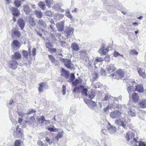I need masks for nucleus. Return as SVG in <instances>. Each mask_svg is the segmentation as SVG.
Segmentation results:
<instances>
[{
  "label": "nucleus",
  "instance_id": "3c124183",
  "mask_svg": "<svg viewBox=\"0 0 146 146\" xmlns=\"http://www.w3.org/2000/svg\"><path fill=\"white\" fill-rule=\"evenodd\" d=\"M36 112V111L34 110L33 109H31V110H29V112H28L27 113H26V115H31L33 113H35Z\"/></svg>",
  "mask_w": 146,
  "mask_h": 146
},
{
  "label": "nucleus",
  "instance_id": "4468645a",
  "mask_svg": "<svg viewBox=\"0 0 146 146\" xmlns=\"http://www.w3.org/2000/svg\"><path fill=\"white\" fill-rule=\"evenodd\" d=\"M61 75L64 77L66 79H68L69 76L68 72L63 68H62L61 70Z\"/></svg>",
  "mask_w": 146,
  "mask_h": 146
},
{
  "label": "nucleus",
  "instance_id": "bb28decb",
  "mask_svg": "<svg viewBox=\"0 0 146 146\" xmlns=\"http://www.w3.org/2000/svg\"><path fill=\"white\" fill-rule=\"evenodd\" d=\"M71 48L75 51H78L80 49L78 44L74 42H73L71 44Z\"/></svg>",
  "mask_w": 146,
  "mask_h": 146
},
{
  "label": "nucleus",
  "instance_id": "c756f323",
  "mask_svg": "<svg viewBox=\"0 0 146 146\" xmlns=\"http://www.w3.org/2000/svg\"><path fill=\"white\" fill-rule=\"evenodd\" d=\"M35 13L36 17L39 18H41L42 16L43 13L40 11L35 10Z\"/></svg>",
  "mask_w": 146,
  "mask_h": 146
},
{
  "label": "nucleus",
  "instance_id": "dca6fc26",
  "mask_svg": "<svg viewBox=\"0 0 146 146\" xmlns=\"http://www.w3.org/2000/svg\"><path fill=\"white\" fill-rule=\"evenodd\" d=\"M28 50L29 52L25 50H23L22 51L23 55L24 58L28 59V55L29 54L30 56L31 55V47L30 46H29L28 47Z\"/></svg>",
  "mask_w": 146,
  "mask_h": 146
},
{
  "label": "nucleus",
  "instance_id": "a878e982",
  "mask_svg": "<svg viewBox=\"0 0 146 146\" xmlns=\"http://www.w3.org/2000/svg\"><path fill=\"white\" fill-rule=\"evenodd\" d=\"M124 81H125L126 83L128 84L129 86L131 85L133 86L134 84H135V80L134 79H127L123 80Z\"/></svg>",
  "mask_w": 146,
  "mask_h": 146
},
{
  "label": "nucleus",
  "instance_id": "473e14b6",
  "mask_svg": "<svg viewBox=\"0 0 146 146\" xmlns=\"http://www.w3.org/2000/svg\"><path fill=\"white\" fill-rule=\"evenodd\" d=\"M100 72L97 70H94L93 72V74L92 75L93 78L94 80H96L98 78V75Z\"/></svg>",
  "mask_w": 146,
  "mask_h": 146
},
{
  "label": "nucleus",
  "instance_id": "0eeeda50",
  "mask_svg": "<svg viewBox=\"0 0 146 146\" xmlns=\"http://www.w3.org/2000/svg\"><path fill=\"white\" fill-rule=\"evenodd\" d=\"M79 88H80V90H81V94L82 95H85L86 97L88 98H91V95L89 94L88 95L87 92L88 91V89L87 88H85V86L83 85H80L79 86Z\"/></svg>",
  "mask_w": 146,
  "mask_h": 146
},
{
  "label": "nucleus",
  "instance_id": "2f4dec72",
  "mask_svg": "<svg viewBox=\"0 0 146 146\" xmlns=\"http://www.w3.org/2000/svg\"><path fill=\"white\" fill-rule=\"evenodd\" d=\"M139 106L142 108H146V101L145 100H143L139 103Z\"/></svg>",
  "mask_w": 146,
  "mask_h": 146
},
{
  "label": "nucleus",
  "instance_id": "423d86ee",
  "mask_svg": "<svg viewBox=\"0 0 146 146\" xmlns=\"http://www.w3.org/2000/svg\"><path fill=\"white\" fill-rule=\"evenodd\" d=\"M130 104H128L129 107H130L129 110L127 111V113L129 115L133 117L135 116L136 113L135 111V107L134 106H130Z\"/></svg>",
  "mask_w": 146,
  "mask_h": 146
},
{
  "label": "nucleus",
  "instance_id": "412c9836",
  "mask_svg": "<svg viewBox=\"0 0 146 146\" xmlns=\"http://www.w3.org/2000/svg\"><path fill=\"white\" fill-rule=\"evenodd\" d=\"M132 98L133 101L134 102H137L139 101V97L138 94L136 92H133L132 95Z\"/></svg>",
  "mask_w": 146,
  "mask_h": 146
},
{
  "label": "nucleus",
  "instance_id": "9b49d317",
  "mask_svg": "<svg viewBox=\"0 0 146 146\" xmlns=\"http://www.w3.org/2000/svg\"><path fill=\"white\" fill-rule=\"evenodd\" d=\"M10 10L12 12V15L14 17H17L19 15L20 13L18 9L14 7H11Z\"/></svg>",
  "mask_w": 146,
  "mask_h": 146
},
{
  "label": "nucleus",
  "instance_id": "4d7b16f0",
  "mask_svg": "<svg viewBox=\"0 0 146 146\" xmlns=\"http://www.w3.org/2000/svg\"><path fill=\"white\" fill-rule=\"evenodd\" d=\"M18 114L19 116H20L21 117H23L26 115V113H24L22 111H17Z\"/></svg>",
  "mask_w": 146,
  "mask_h": 146
},
{
  "label": "nucleus",
  "instance_id": "774afa93",
  "mask_svg": "<svg viewBox=\"0 0 146 146\" xmlns=\"http://www.w3.org/2000/svg\"><path fill=\"white\" fill-rule=\"evenodd\" d=\"M110 57L109 56L107 55L105 56L104 60L106 62H109L110 60Z\"/></svg>",
  "mask_w": 146,
  "mask_h": 146
},
{
  "label": "nucleus",
  "instance_id": "a19ab883",
  "mask_svg": "<svg viewBox=\"0 0 146 146\" xmlns=\"http://www.w3.org/2000/svg\"><path fill=\"white\" fill-rule=\"evenodd\" d=\"M104 59L102 57H100L97 58L95 60L94 64V65L95 66V68H97L96 66V64L98 62L102 61Z\"/></svg>",
  "mask_w": 146,
  "mask_h": 146
},
{
  "label": "nucleus",
  "instance_id": "603ef678",
  "mask_svg": "<svg viewBox=\"0 0 146 146\" xmlns=\"http://www.w3.org/2000/svg\"><path fill=\"white\" fill-rule=\"evenodd\" d=\"M45 14L46 16L50 17H52V12L50 11H46L45 12Z\"/></svg>",
  "mask_w": 146,
  "mask_h": 146
},
{
  "label": "nucleus",
  "instance_id": "4be33fe9",
  "mask_svg": "<svg viewBox=\"0 0 146 146\" xmlns=\"http://www.w3.org/2000/svg\"><path fill=\"white\" fill-rule=\"evenodd\" d=\"M135 87L136 90L138 92L141 93L143 92V87L142 85L140 84L136 85Z\"/></svg>",
  "mask_w": 146,
  "mask_h": 146
},
{
  "label": "nucleus",
  "instance_id": "13d9d810",
  "mask_svg": "<svg viewBox=\"0 0 146 146\" xmlns=\"http://www.w3.org/2000/svg\"><path fill=\"white\" fill-rule=\"evenodd\" d=\"M76 91H77L78 92L80 91V88H79V86L75 87L73 90L72 92L73 93H76Z\"/></svg>",
  "mask_w": 146,
  "mask_h": 146
},
{
  "label": "nucleus",
  "instance_id": "aec40b11",
  "mask_svg": "<svg viewBox=\"0 0 146 146\" xmlns=\"http://www.w3.org/2000/svg\"><path fill=\"white\" fill-rule=\"evenodd\" d=\"M18 23L21 29L23 30L25 25V22L24 20L21 18L19 19L18 21Z\"/></svg>",
  "mask_w": 146,
  "mask_h": 146
},
{
  "label": "nucleus",
  "instance_id": "f704fd0d",
  "mask_svg": "<svg viewBox=\"0 0 146 146\" xmlns=\"http://www.w3.org/2000/svg\"><path fill=\"white\" fill-rule=\"evenodd\" d=\"M138 73L140 76L143 78H145V74L144 72H142V70L141 68H138L137 70Z\"/></svg>",
  "mask_w": 146,
  "mask_h": 146
},
{
  "label": "nucleus",
  "instance_id": "69168bd1",
  "mask_svg": "<svg viewBox=\"0 0 146 146\" xmlns=\"http://www.w3.org/2000/svg\"><path fill=\"white\" fill-rule=\"evenodd\" d=\"M62 93L63 95H64L66 94V87L64 85H63L62 87Z\"/></svg>",
  "mask_w": 146,
  "mask_h": 146
},
{
  "label": "nucleus",
  "instance_id": "39448f33",
  "mask_svg": "<svg viewBox=\"0 0 146 146\" xmlns=\"http://www.w3.org/2000/svg\"><path fill=\"white\" fill-rule=\"evenodd\" d=\"M15 131L13 135L15 138H20L22 137L23 134L22 133L23 131L20 128H19L18 126H17L16 131Z\"/></svg>",
  "mask_w": 146,
  "mask_h": 146
},
{
  "label": "nucleus",
  "instance_id": "f257e3e1",
  "mask_svg": "<svg viewBox=\"0 0 146 146\" xmlns=\"http://www.w3.org/2000/svg\"><path fill=\"white\" fill-rule=\"evenodd\" d=\"M110 115L111 117L113 119L117 118L121 115V117H123L122 119L120 118L119 120H117L115 121L116 123L119 126H122L125 130L127 129V124L128 122V118L126 115L125 117L123 113H121L118 110H115L111 112Z\"/></svg>",
  "mask_w": 146,
  "mask_h": 146
},
{
  "label": "nucleus",
  "instance_id": "2eb2a0df",
  "mask_svg": "<svg viewBox=\"0 0 146 146\" xmlns=\"http://www.w3.org/2000/svg\"><path fill=\"white\" fill-rule=\"evenodd\" d=\"M24 11L27 15H29L32 10L27 5H24L23 6Z\"/></svg>",
  "mask_w": 146,
  "mask_h": 146
},
{
  "label": "nucleus",
  "instance_id": "f03ea898",
  "mask_svg": "<svg viewBox=\"0 0 146 146\" xmlns=\"http://www.w3.org/2000/svg\"><path fill=\"white\" fill-rule=\"evenodd\" d=\"M135 134L134 132L131 131L127 132L125 136V139L128 142L130 141L131 144H134L137 142L138 138H135Z\"/></svg>",
  "mask_w": 146,
  "mask_h": 146
},
{
  "label": "nucleus",
  "instance_id": "bf43d9fd",
  "mask_svg": "<svg viewBox=\"0 0 146 146\" xmlns=\"http://www.w3.org/2000/svg\"><path fill=\"white\" fill-rule=\"evenodd\" d=\"M45 141L50 145L52 143V142L51 140L47 137H46Z\"/></svg>",
  "mask_w": 146,
  "mask_h": 146
},
{
  "label": "nucleus",
  "instance_id": "6e6552de",
  "mask_svg": "<svg viewBox=\"0 0 146 146\" xmlns=\"http://www.w3.org/2000/svg\"><path fill=\"white\" fill-rule=\"evenodd\" d=\"M73 29L72 27L68 28L66 29L65 35L67 38H70L73 33Z\"/></svg>",
  "mask_w": 146,
  "mask_h": 146
},
{
  "label": "nucleus",
  "instance_id": "58836bf2",
  "mask_svg": "<svg viewBox=\"0 0 146 146\" xmlns=\"http://www.w3.org/2000/svg\"><path fill=\"white\" fill-rule=\"evenodd\" d=\"M55 18L56 20H59L63 18L64 15L62 14L55 13Z\"/></svg>",
  "mask_w": 146,
  "mask_h": 146
},
{
  "label": "nucleus",
  "instance_id": "49530a36",
  "mask_svg": "<svg viewBox=\"0 0 146 146\" xmlns=\"http://www.w3.org/2000/svg\"><path fill=\"white\" fill-rule=\"evenodd\" d=\"M105 97L103 99V100L104 101H107L108 100L110 97V94H105Z\"/></svg>",
  "mask_w": 146,
  "mask_h": 146
},
{
  "label": "nucleus",
  "instance_id": "37998d69",
  "mask_svg": "<svg viewBox=\"0 0 146 146\" xmlns=\"http://www.w3.org/2000/svg\"><path fill=\"white\" fill-rule=\"evenodd\" d=\"M38 5L39 7L42 9L44 10L45 9V5L44 4V2L40 1Z\"/></svg>",
  "mask_w": 146,
  "mask_h": 146
},
{
  "label": "nucleus",
  "instance_id": "e433bc0d",
  "mask_svg": "<svg viewBox=\"0 0 146 146\" xmlns=\"http://www.w3.org/2000/svg\"><path fill=\"white\" fill-rule=\"evenodd\" d=\"M134 144H135L137 146H146V142H143L142 141H138L137 140V142H135Z\"/></svg>",
  "mask_w": 146,
  "mask_h": 146
},
{
  "label": "nucleus",
  "instance_id": "09e8293b",
  "mask_svg": "<svg viewBox=\"0 0 146 146\" xmlns=\"http://www.w3.org/2000/svg\"><path fill=\"white\" fill-rule=\"evenodd\" d=\"M129 53L131 54L137 55L138 54V52L135 50H130Z\"/></svg>",
  "mask_w": 146,
  "mask_h": 146
},
{
  "label": "nucleus",
  "instance_id": "cd10ccee",
  "mask_svg": "<svg viewBox=\"0 0 146 146\" xmlns=\"http://www.w3.org/2000/svg\"><path fill=\"white\" fill-rule=\"evenodd\" d=\"M35 121V119L34 117L32 116L26 121V123L30 125H33Z\"/></svg>",
  "mask_w": 146,
  "mask_h": 146
},
{
  "label": "nucleus",
  "instance_id": "0e129e2a",
  "mask_svg": "<svg viewBox=\"0 0 146 146\" xmlns=\"http://www.w3.org/2000/svg\"><path fill=\"white\" fill-rule=\"evenodd\" d=\"M32 55L33 56H35L36 53V49L35 48H33L32 51Z\"/></svg>",
  "mask_w": 146,
  "mask_h": 146
},
{
  "label": "nucleus",
  "instance_id": "7c9ffc66",
  "mask_svg": "<svg viewBox=\"0 0 146 146\" xmlns=\"http://www.w3.org/2000/svg\"><path fill=\"white\" fill-rule=\"evenodd\" d=\"M38 23L39 26L41 27L45 28L46 27V25L45 22L42 19H39L38 22Z\"/></svg>",
  "mask_w": 146,
  "mask_h": 146
},
{
  "label": "nucleus",
  "instance_id": "7ed1b4c3",
  "mask_svg": "<svg viewBox=\"0 0 146 146\" xmlns=\"http://www.w3.org/2000/svg\"><path fill=\"white\" fill-rule=\"evenodd\" d=\"M124 72L121 70H118L116 71V73L110 74L109 76L112 77V78L119 79L122 78L124 76Z\"/></svg>",
  "mask_w": 146,
  "mask_h": 146
},
{
  "label": "nucleus",
  "instance_id": "20e7f679",
  "mask_svg": "<svg viewBox=\"0 0 146 146\" xmlns=\"http://www.w3.org/2000/svg\"><path fill=\"white\" fill-rule=\"evenodd\" d=\"M61 61L64 63V66L72 70L73 68L74 65L71 63L70 59L68 58L62 59Z\"/></svg>",
  "mask_w": 146,
  "mask_h": 146
},
{
  "label": "nucleus",
  "instance_id": "b1692460",
  "mask_svg": "<svg viewBox=\"0 0 146 146\" xmlns=\"http://www.w3.org/2000/svg\"><path fill=\"white\" fill-rule=\"evenodd\" d=\"M108 50L107 48L102 47L98 50V52L101 55H105L108 52Z\"/></svg>",
  "mask_w": 146,
  "mask_h": 146
},
{
  "label": "nucleus",
  "instance_id": "ea45409f",
  "mask_svg": "<svg viewBox=\"0 0 146 146\" xmlns=\"http://www.w3.org/2000/svg\"><path fill=\"white\" fill-rule=\"evenodd\" d=\"M75 79L74 74L73 73L70 74V78L68 80V81L69 82H72Z\"/></svg>",
  "mask_w": 146,
  "mask_h": 146
},
{
  "label": "nucleus",
  "instance_id": "5701e85b",
  "mask_svg": "<svg viewBox=\"0 0 146 146\" xmlns=\"http://www.w3.org/2000/svg\"><path fill=\"white\" fill-rule=\"evenodd\" d=\"M12 46L14 48H19L21 46L20 43L18 40H14L13 41Z\"/></svg>",
  "mask_w": 146,
  "mask_h": 146
},
{
  "label": "nucleus",
  "instance_id": "393cba45",
  "mask_svg": "<svg viewBox=\"0 0 146 146\" xmlns=\"http://www.w3.org/2000/svg\"><path fill=\"white\" fill-rule=\"evenodd\" d=\"M28 18V22L29 24L32 27H34L36 23L34 20V19L31 16H29Z\"/></svg>",
  "mask_w": 146,
  "mask_h": 146
},
{
  "label": "nucleus",
  "instance_id": "680f3d73",
  "mask_svg": "<svg viewBox=\"0 0 146 146\" xmlns=\"http://www.w3.org/2000/svg\"><path fill=\"white\" fill-rule=\"evenodd\" d=\"M101 84L100 83L98 82L96 84H93V87L95 88H99L101 86Z\"/></svg>",
  "mask_w": 146,
  "mask_h": 146
},
{
  "label": "nucleus",
  "instance_id": "f3484780",
  "mask_svg": "<svg viewBox=\"0 0 146 146\" xmlns=\"http://www.w3.org/2000/svg\"><path fill=\"white\" fill-rule=\"evenodd\" d=\"M13 33H11L12 37L14 38L16 37L17 38H19L21 35V32L18 30H12Z\"/></svg>",
  "mask_w": 146,
  "mask_h": 146
},
{
  "label": "nucleus",
  "instance_id": "e2e57ef3",
  "mask_svg": "<svg viewBox=\"0 0 146 146\" xmlns=\"http://www.w3.org/2000/svg\"><path fill=\"white\" fill-rule=\"evenodd\" d=\"M114 100L115 101L119 102V100H121L122 99V96H119L117 98H114Z\"/></svg>",
  "mask_w": 146,
  "mask_h": 146
},
{
  "label": "nucleus",
  "instance_id": "052dcab7",
  "mask_svg": "<svg viewBox=\"0 0 146 146\" xmlns=\"http://www.w3.org/2000/svg\"><path fill=\"white\" fill-rule=\"evenodd\" d=\"M113 56L114 57H116L119 56H120L122 57H123V55L120 54L118 52L116 51H115L114 52Z\"/></svg>",
  "mask_w": 146,
  "mask_h": 146
},
{
  "label": "nucleus",
  "instance_id": "9d476101",
  "mask_svg": "<svg viewBox=\"0 0 146 146\" xmlns=\"http://www.w3.org/2000/svg\"><path fill=\"white\" fill-rule=\"evenodd\" d=\"M12 60L9 62V66L12 69H15L18 65V63L16 60L12 59Z\"/></svg>",
  "mask_w": 146,
  "mask_h": 146
},
{
  "label": "nucleus",
  "instance_id": "a211bd4d",
  "mask_svg": "<svg viewBox=\"0 0 146 146\" xmlns=\"http://www.w3.org/2000/svg\"><path fill=\"white\" fill-rule=\"evenodd\" d=\"M12 59L15 60L19 59L21 58V56L20 53L19 52H16L14 54L11 56Z\"/></svg>",
  "mask_w": 146,
  "mask_h": 146
},
{
  "label": "nucleus",
  "instance_id": "ddd939ff",
  "mask_svg": "<svg viewBox=\"0 0 146 146\" xmlns=\"http://www.w3.org/2000/svg\"><path fill=\"white\" fill-rule=\"evenodd\" d=\"M115 70V68L112 64H111L107 67L106 72L108 74L114 72Z\"/></svg>",
  "mask_w": 146,
  "mask_h": 146
},
{
  "label": "nucleus",
  "instance_id": "de8ad7c7",
  "mask_svg": "<svg viewBox=\"0 0 146 146\" xmlns=\"http://www.w3.org/2000/svg\"><path fill=\"white\" fill-rule=\"evenodd\" d=\"M63 133L64 132L63 131L58 133V134L56 137V138L57 139V140H58L59 139L62 137Z\"/></svg>",
  "mask_w": 146,
  "mask_h": 146
},
{
  "label": "nucleus",
  "instance_id": "79ce46f5",
  "mask_svg": "<svg viewBox=\"0 0 146 146\" xmlns=\"http://www.w3.org/2000/svg\"><path fill=\"white\" fill-rule=\"evenodd\" d=\"M134 88L133 87V86L131 85L128 87L127 88V90L129 94H131V92L134 91Z\"/></svg>",
  "mask_w": 146,
  "mask_h": 146
},
{
  "label": "nucleus",
  "instance_id": "5fc2aeb1",
  "mask_svg": "<svg viewBox=\"0 0 146 146\" xmlns=\"http://www.w3.org/2000/svg\"><path fill=\"white\" fill-rule=\"evenodd\" d=\"M21 141L20 140H16L15 142L14 146H20Z\"/></svg>",
  "mask_w": 146,
  "mask_h": 146
},
{
  "label": "nucleus",
  "instance_id": "72a5a7b5",
  "mask_svg": "<svg viewBox=\"0 0 146 146\" xmlns=\"http://www.w3.org/2000/svg\"><path fill=\"white\" fill-rule=\"evenodd\" d=\"M84 101L87 105L88 107L90 108H91V99H88L87 98H84Z\"/></svg>",
  "mask_w": 146,
  "mask_h": 146
},
{
  "label": "nucleus",
  "instance_id": "6e6d98bb",
  "mask_svg": "<svg viewBox=\"0 0 146 146\" xmlns=\"http://www.w3.org/2000/svg\"><path fill=\"white\" fill-rule=\"evenodd\" d=\"M48 57L51 62H53L54 61H55V58L54 57V56L51 55H49L48 56Z\"/></svg>",
  "mask_w": 146,
  "mask_h": 146
},
{
  "label": "nucleus",
  "instance_id": "8fccbe9b",
  "mask_svg": "<svg viewBox=\"0 0 146 146\" xmlns=\"http://www.w3.org/2000/svg\"><path fill=\"white\" fill-rule=\"evenodd\" d=\"M54 27V25H50L49 27H48V29L49 31H50V33H51L54 31V29L53 28V27Z\"/></svg>",
  "mask_w": 146,
  "mask_h": 146
},
{
  "label": "nucleus",
  "instance_id": "c03bdc74",
  "mask_svg": "<svg viewBox=\"0 0 146 146\" xmlns=\"http://www.w3.org/2000/svg\"><path fill=\"white\" fill-rule=\"evenodd\" d=\"M14 3L15 6L17 7H20L21 4V1L18 0H15Z\"/></svg>",
  "mask_w": 146,
  "mask_h": 146
},
{
  "label": "nucleus",
  "instance_id": "1a4fd4ad",
  "mask_svg": "<svg viewBox=\"0 0 146 146\" xmlns=\"http://www.w3.org/2000/svg\"><path fill=\"white\" fill-rule=\"evenodd\" d=\"M107 128L109 132L111 134L115 133L116 131V127L111 125L109 122L107 125Z\"/></svg>",
  "mask_w": 146,
  "mask_h": 146
},
{
  "label": "nucleus",
  "instance_id": "f8f14e48",
  "mask_svg": "<svg viewBox=\"0 0 146 146\" xmlns=\"http://www.w3.org/2000/svg\"><path fill=\"white\" fill-rule=\"evenodd\" d=\"M39 86L38 88V91L40 92H43V89L46 88L47 87L46 82H41L39 84Z\"/></svg>",
  "mask_w": 146,
  "mask_h": 146
},
{
  "label": "nucleus",
  "instance_id": "864d4df0",
  "mask_svg": "<svg viewBox=\"0 0 146 146\" xmlns=\"http://www.w3.org/2000/svg\"><path fill=\"white\" fill-rule=\"evenodd\" d=\"M38 121L39 122L41 123H43L44 121H45L46 120L44 119V117L43 116H42L39 119Z\"/></svg>",
  "mask_w": 146,
  "mask_h": 146
},
{
  "label": "nucleus",
  "instance_id": "4c0bfd02",
  "mask_svg": "<svg viewBox=\"0 0 146 146\" xmlns=\"http://www.w3.org/2000/svg\"><path fill=\"white\" fill-rule=\"evenodd\" d=\"M46 6L48 8L51 7L53 5V0H45Z\"/></svg>",
  "mask_w": 146,
  "mask_h": 146
},
{
  "label": "nucleus",
  "instance_id": "c85d7f7f",
  "mask_svg": "<svg viewBox=\"0 0 146 146\" xmlns=\"http://www.w3.org/2000/svg\"><path fill=\"white\" fill-rule=\"evenodd\" d=\"M62 6V4H56L54 5L52 8L56 10L57 11H62V9H61V7Z\"/></svg>",
  "mask_w": 146,
  "mask_h": 146
},
{
  "label": "nucleus",
  "instance_id": "338daca9",
  "mask_svg": "<svg viewBox=\"0 0 146 146\" xmlns=\"http://www.w3.org/2000/svg\"><path fill=\"white\" fill-rule=\"evenodd\" d=\"M37 144L39 146H45V144H43L42 141H38L37 142Z\"/></svg>",
  "mask_w": 146,
  "mask_h": 146
},
{
  "label": "nucleus",
  "instance_id": "a18cd8bd",
  "mask_svg": "<svg viewBox=\"0 0 146 146\" xmlns=\"http://www.w3.org/2000/svg\"><path fill=\"white\" fill-rule=\"evenodd\" d=\"M48 129L50 131L55 132L57 131V129L54 127V126L52 127H47Z\"/></svg>",
  "mask_w": 146,
  "mask_h": 146
},
{
  "label": "nucleus",
  "instance_id": "6ab92c4d",
  "mask_svg": "<svg viewBox=\"0 0 146 146\" xmlns=\"http://www.w3.org/2000/svg\"><path fill=\"white\" fill-rule=\"evenodd\" d=\"M64 21H62L59 23L57 25V27L59 31H62L64 29Z\"/></svg>",
  "mask_w": 146,
  "mask_h": 146
},
{
  "label": "nucleus",
  "instance_id": "c9c22d12",
  "mask_svg": "<svg viewBox=\"0 0 146 146\" xmlns=\"http://www.w3.org/2000/svg\"><path fill=\"white\" fill-rule=\"evenodd\" d=\"M78 78H79V77H78ZM79 78L80 80H79L78 79H76L74 81H73L72 82V84L73 86H76L78 84L81 83L82 82V79H80V78Z\"/></svg>",
  "mask_w": 146,
  "mask_h": 146
}]
</instances>
